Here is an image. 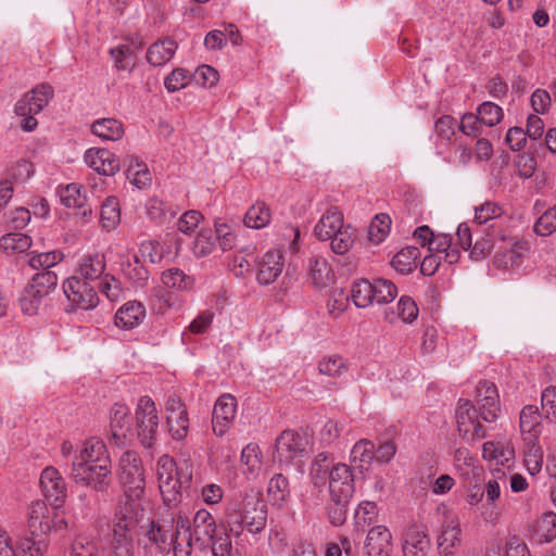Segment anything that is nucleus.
Instances as JSON below:
<instances>
[{
	"mask_svg": "<svg viewBox=\"0 0 556 556\" xmlns=\"http://www.w3.org/2000/svg\"><path fill=\"white\" fill-rule=\"evenodd\" d=\"M106 261L102 253L94 252L83 255L76 268V275L72 278H79L83 281H93L102 278L105 274Z\"/></svg>",
	"mask_w": 556,
	"mask_h": 556,
	"instance_id": "19",
	"label": "nucleus"
},
{
	"mask_svg": "<svg viewBox=\"0 0 556 556\" xmlns=\"http://www.w3.org/2000/svg\"><path fill=\"white\" fill-rule=\"evenodd\" d=\"M529 249L530 243L528 240L523 238H516L509 250H505L504 252L495 255L494 264L502 268L518 266Z\"/></svg>",
	"mask_w": 556,
	"mask_h": 556,
	"instance_id": "28",
	"label": "nucleus"
},
{
	"mask_svg": "<svg viewBox=\"0 0 556 556\" xmlns=\"http://www.w3.org/2000/svg\"><path fill=\"white\" fill-rule=\"evenodd\" d=\"M375 458V445L371 441L362 439L354 444L350 454L352 468H357L361 472L367 470Z\"/></svg>",
	"mask_w": 556,
	"mask_h": 556,
	"instance_id": "37",
	"label": "nucleus"
},
{
	"mask_svg": "<svg viewBox=\"0 0 556 556\" xmlns=\"http://www.w3.org/2000/svg\"><path fill=\"white\" fill-rule=\"evenodd\" d=\"M266 520L265 505L256 496H247L241 503L229 506L225 513L226 531L235 538H239L244 529L252 534L262 532Z\"/></svg>",
	"mask_w": 556,
	"mask_h": 556,
	"instance_id": "2",
	"label": "nucleus"
},
{
	"mask_svg": "<svg viewBox=\"0 0 556 556\" xmlns=\"http://www.w3.org/2000/svg\"><path fill=\"white\" fill-rule=\"evenodd\" d=\"M455 418L459 435L468 441L475 442L485 438L486 429L480 422L477 408L469 400H459Z\"/></svg>",
	"mask_w": 556,
	"mask_h": 556,
	"instance_id": "8",
	"label": "nucleus"
},
{
	"mask_svg": "<svg viewBox=\"0 0 556 556\" xmlns=\"http://www.w3.org/2000/svg\"><path fill=\"white\" fill-rule=\"evenodd\" d=\"M129 431V408L125 404L115 403L110 413L111 441L118 446L125 444Z\"/></svg>",
	"mask_w": 556,
	"mask_h": 556,
	"instance_id": "20",
	"label": "nucleus"
},
{
	"mask_svg": "<svg viewBox=\"0 0 556 556\" xmlns=\"http://www.w3.org/2000/svg\"><path fill=\"white\" fill-rule=\"evenodd\" d=\"M47 300L48 298L29 282L20 298V304L23 313L31 316L37 314L41 306L46 305Z\"/></svg>",
	"mask_w": 556,
	"mask_h": 556,
	"instance_id": "46",
	"label": "nucleus"
},
{
	"mask_svg": "<svg viewBox=\"0 0 556 556\" xmlns=\"http://www.w3.org/2000/svg\"><path fill=\"white\" fill-rule=\"evenodd\" d=\"M372 301L377 304L392 302L397 295V288L388 279L378 278L372 282Z\"/></svg>",
	"mask_w": 556,
	"mask_h": 556,
	"instance_id": "53",
	"label": "nucleus"
},
{
	"mask_svg": "<svg viewBox=\"0 0 556 556\" xmlns=\"http://www.w3.org/2000/svg\"><path fill=\"white\" fill-rule=\"evenodd\" d=\"M309 278L316 288H326L333 282L334 275L330 265L324 257L309 260Z\"/></svg>",
	"mask_w": 556,
	"mask_h": 556,
	"instance_id": "41",
	"label": "nucleus"
},
{
	"mask_svg": "<svg viewBox=\"0 0 556 556\" xmlns=\"http://www.w3.org/2000/svg\"><path fill=\"white\" fill-rule=\"evenodd\" d=\"M523 462L528 472L531 476L539 473L543 466V450L539 443V438L525 437Z\"/></svg>",
	"mask_w": 556,
	"mask_h": 556,
	"instance_id": "33",
	"label": "nucleus"
},
{
	"mask_svg": "<svg viewBox=\"0 0 556 556\" xmlns=\"http://www.w3.org/2000/svg\"><path fill=\"white\" fill-rule=\"evenodd\" d=\"M305 452V442L295 431L286 430L276 440V453L279 463L290 464Z\"/></svg>",
	"mask_w": 556,
	"mask_h": 556,
	"instance_id": "17",
	"label": "nucleus"
},
{
	"mask_svg": "<svg viewBox=\"0 0 556 556\" xmlns=\"http://www.w3.org/2000/svg\"><path fill=\"white\" fill-rule=\"evenodd\" d=\"M237 414V400L233 395L225 393L220 395L213 408V432L223 437L232 426Z\"/></svg>",
	"mask_w": 556,
	"mask_h": 556,
	"instance_id": "13",
	"label": "nucleus"
},
{
	"mask_svg": "<svg viewBox=\"0 0 556 556\" xmlns=\"http://www.w3.org/2000/svg\"><path fill=\"white\" fill-rule=\"evenodd\" d=\"M135 415L138 438L144 447H151L159 429V415L154 401L147 395L141 396Z\"/></svg>",
	"mask_w": 556,
	"mask_h": 556,
	"instance_id": "6",
	"label": "nucleus"
},
{
	"mask_svg": "<svg viewBox=\"0 0 556 556\" xmlns=\"http://www.w3.org/2000/svg\"><path fill=\"white\" fill-rule=\"evenodd\" d=\"M174 518L175 515H173L169 520H162V522H150L147 536L150 542L155 544L161 553H168L173 551L175 554L177 543L181 541L180 538H178L177 527L174 523Z\"/></svg>",
	"mask_w": 556,
	"mask_h": 556,
	"instance_id": "11",
	"label": "nucleus"
},
{
	"mask_svg": "<svg viewBox=\"0 0 556 556\" xmlns=\"http://www.w3.org/2000/svg\"><path fill=\"white\" fill-rule=\"evenodd\" d=\"M391 541L392 535L387 527H372L366 538V553L368 556H388L392 549Z\"/></svg>",
	"mask_w": 556,
	"mask_h": 556,
	"instance_id": "23",
	"label": "nucleus"
},
{
	"mask_svg": "<svg viewBox=\"0 0 556 556\" xmlns=\"http://www.w3.org/2000/svg\"><path fill=\"white\" fill-rule=\"evenodd\" d=\"M48 514L49 510L45 502L36 501L30 505L28 527L33 534H47L52 530Z\"/></svg>",
	"mask_w": 556,
	"mask_h": 556,
	"instance_id": "31",
	"label": "nucleus"
},
{
	"mask_svg": "<svg viewBox=\"0 0 556 556\" xmlns=\"http://www.w3.org/2000/svg\"><path fill=\"white\" fill-rule=\"evenodd\" d=\"M270 219L271 212L269 206L263 201H256L248 208L243 224L251 229H262L269 225Z\"/></svg>",
	"mask_w": 556,
	"mask_h": 556,
	"instance_id": "40",
	"label": "nucleus"
},
{
	"mask_svg": "<svg viewBox=\"0 0 556 556\" xmlns=\"http://www.w3.org/2000/svg\"><path fill=\"white\" fill-rule=\"evenodd\" d=\"M40 485L45 496L55 507L63 505L66 498L67 488L64 478L56 468L49 466L42 470L40 475Z\"/></svg>",
	"mask_w": 556,
	"mask_h": 556,
	"instance_id": "15",
	"label": "nucleus"
},
{
	"mask_svg": "<svg viewBox=\"0 0 556 556\" xmlns=\"http://www.w3.org/2000/svg\"><path fill=\"white\" fill-rule=\"evenodd\" d=\"M454 466L459 475L471 484V479L480 480L483 468L479 465L466 447H458L454 452Z\"/></svg>",
	"mask_w": 556,
	"mask_h": 556,
	"instance_id": "25",
	"label": "nucleus"
},
{
	"mask_svg": "<svg viewBox=\"0 0 556 556\" xmlns=\"http://www.w3.org/2000/svg\"><path fill=\"white\" fill-rule=\"evenodd\" d=\"M533 231L541 237L551 236L556 231V207L546 210L534 223Z\"/></svg>",
	"mask_w": 556,
	"mask_h": 556,
	"instance_id": "64",
	"label": "nucleus"
},
{
	"mask_svg": "<svg viewBox=\"0 0 556 556\" xmlns=\"http://www.w3.org/2000/svg\"><path fill=\"white\" fill-rule=\"evenodd\" d=\"M460 527L459 522L454 519H445L442 526V531L438 540L439 549L441 553L448 555L452 548L459 543Z\"/></svg>",
	"mask_w": 556,
	"mask_h": 556,
	"instance_id": "42",
	"label": "nucleus"
},
{
	"mask_svg": "<svg viewBox=\"0 0 556 556\" xmlns=\"http://www.w3.org/2000/svg\"><path fill=\"white\" fill-rule=\"evenodd\" d=\"M91 132L104 141H118L123 138L124 125L116 118H99L91 125Z\"/></svg>",
	"mask_w": 556,
	"mask_h": 556,
	"instance_id": "34",
	"label": "nucleus"
},
{
	"mask_svg": "<svg viewBox=\"0 0 556 556\" xmlns=\"http://www.w3.org/2000/svg\"><path fill=\"white\" fill-rule=\"evenodd\" d=\"M31 245V239L22 232H9L0 238V248L8 253H22Z\"/></svg>",
	"mask_w": 556,
	"mask_h": 556,
	"instance_id": "50",
	"label": "nucleus"
},
{
	"mask_svg": "<svg viewBox=\"0 0 556 556\" xmlns=\"http://www.w3.org/2000/svg\"><path fill=\"white\" fill-rule=\"evenodd\" d=\"M30 283L48 298L56 288L58 276L52 270H43L34 275Z\"/></svg>",
	"mask_w": 556,
	"mask_h": 556,
	"instance_id": "62",
	"label": "nucleus"
},
{
	"mask_svg": "<svg viewBox=\"0 0 556 556\" xmlns=\"http://www.w3.org/2000/svg\"><path fill=\"white\" fill-rule=\"evenodd\" d=\"M132 532L125 523H114L110 552H132Z\"/></svg>",
	"mask_w": 556,
	"mask_h": 556,
	"instance_id": "49",
	"label": "nucleus"
},
{
	"mask_svg": "<svg viewBox=\"0 0 556 556\" xmlns=\"http://www.w3.org/2000/svg\"><path fill=\"white\" fill-rule=\"evenodd\" d=\"M53 94L51 85L40 84L15 103L14 112L16 115L39 114L49 104Z\"/></svg>",
	"mask_w": 556,
	"mask_h": 556,
	"instance_id": "12",
	"label": "nucleus"
},
{
	"mask_svg": "<svg viewBox=\"0 0 556 556\" xmlns=\"http://www.w3.org/2000/svg\"><path fill=\"white\" fill-rule=\"evenodd\" d=\"M177 49V43L165 38L154 42L147 52V61L153 66H162L172 60Z\"/></svg>",
	"mask_w": 556,
	"mask_h": 556,
	"instance_id": "35",
	"label": "nucleus"
},
{
	"mask_svg": "<svg viewBox=\"0 0 556 556\" xmlns=\"http://www.w3.org/2000/svg\"><path fill=\"white\" fill-rule=\"evenodd\" d=\"M146 214L152 222L162 224L167 214L174 216L175 212L166 202L157 198H151L146 203Z\"/></svg>",
	"mask_w": 556,
	"mask_h": 556,
	"instance_id": "60",
	"label": "nucleus"
},
{
	"mask_svg": "<svg viewBox=\"0 0 556 556\" xmlns=\"http://www.w3.org/2000/svg\"><path fill=\"white\" fill-rule=\"evenodd\" d=\"M343 214L334 206L329 207L317 222L314 233L320 241H328L344 227Z\"/></svg>",
	"mask_w": 556,
	"mask_h": 556,
	"instance_id": "24",
	"label": "nucleus"
},
{
	"mask_svg": "<svg viewBox=\"0 0 556 556\" xmlns=\"http://www.w3.org/2000/svg\"><path fill=\"white\" fill-rule=\"evenodd\" d=\"M328 488L333 504H349L355 492L353 468L344 463L332 465Z\"/></svg>",
	"mask_w": 556,
	"mask_h": 556,
	"instance_id": "7",
	"label": "nucleus"
},
{
	"mask_svg": "<svg viewBox=\"0 0 556 556\" xmlns=\"http://www.w3.org/2000/svg\"><path fill=\"white\" fill-rule=\"evenodd\" d=\"M329 240L331 241L330 247L332 252L342 255L353 247L355 230L350 225H345Z\"/></svg>",
	"mask_w": 556,
	"mask_h": 556,
	"instance_id": "56",
	"label": "nucleus"
},
{
	"mask_svg": "<svg viewBox=\"0 0 556 556\" xmlns=\"http://www.w3.org/2000/svg\"><path fill=\"white\" fill-rule=\"evenodd\" d=\"M482 457L489 462L506 465L515 457L514 447L506 442H485L482 446Z\"/></svg>",
	"mask_w": 556,
	"mask_h": 556,
	"instance_id": "39",
	"label": "nucleus"
},
{
	"mask_svg": "<svg viewBox=\"0 0 556 556\" xmlns=\"http://www.w3.org/2000/svg\"><path fill=\"white\" fill-rule=\"evenodd\" d=\"M93 464H111L110 455L104 442L96 437L86 439L76 450L70 467Z\"/></svg>",
	"mask_w": 556,
	"mask_h": 556,
	"instance_id": "14",
	"label": "nucleus"
},
{
	"mask_svg": "<svg viewBox=\"0 0 556 556\" xmlns=\"http://www.w3.org/2000/svg\"><path fill=\"white\" fill-rule=\"evenodd\" d=\"M532 538L538 543H548L556 538V514L545 511L532 526Z\"/></svg>",
	"mask_w": 556,
	"mask_h": 556,
	"instance_id": "38",
	"label": "nucleus"
},
{
	"mask_svg": "<svg viewBox=\"0 0 556 556\" xmlns=\"http://www.w3.org/2000/svg\"><path fill=\"white\" fill-rule=\"evenodd\" d=\"M140 254L143 258L149 260L152 264H159L163 258L170 253L169 249H165L156 240H144L139 248Z\"/></svg>",
	"mask_w": 556,
	"mask_h": 556,
	"instance_id": "59",
	"label": "nucleus"
},
{
	"mask_svg": "<svg viewBox=\"0 0 556 556\" xmlns=\"http://www.w3.org/2000/svg\"><path fill=\"white\" fill-rule=\"evenodd\" d=\"M161 280L166 288L177 291H190L194 286V278L176 267L163 271Z\"/></svg>",
	"mask_w": 556,
	"mask_h": 556,
	"instance_id": "44",
	"label": "nucleus"
},
{
	"mask_svg": "<svg viewBox=\"0 0 556 556\" xmlns=\"http://www.w3.org/2000/svg\"><path fill=\"white\" fill-rule=\"evenodd\" d=\"M332 465L336 464L328 453L321 452L314 457L308 473L309 480L314 486L321 488L326 484L330 477Z\"/></svg>",
	"mask_w": 556,
	"mask_h": 556,
	"instance_id": "30",
	"label": "nucleus"
},
{
	"mask_svg": "<svg viewBox=\"0 0 556 556\" xmlns=\"http://www.w3.org/2000/svg\"><path fill=\"white\" fill-rule=\"evenodd\" d=\"M419 255L417 248L406 247L393 256L391 264L396 271L404 275L409 274L416 268Z\"/></svg>",
	"mask_w": 556,
	"mask_h": 556,
	"instance_id": "47",
	"label": "nucleus"
},
{
	"mask_svg": "<svg viewBox=\"0 0 556 556\" xmlns=\"http://www.w3.org/2000/svg\"><path fill=\"white\" fill-rule=\"evenodd\" d=\"M60 200L66 207L81 208L87 197L84 188L78 184H70L60 190Z\"/></svg>",
	"mask_w": 556,
	"mask_h": 556,
	"instance_id": "51",
	"label": "nucleus"
},
{
	"mask_svg": "<svg viewBox=\"0 0 556 556\" xmlns=\"http://www.w3.org/2000/svg\"><path fill=\"white\" fill-rule=\"evenodd\" d=\"M346 361L338 354L324 356L318 363V371L331 378H338L348 372Z\"/></svg>",
	"mask_w": 556,
	"mask_h": 556,
	"instance_id": "48",
	"label": "nucleus"
},
{
	"mask_svg": "<svg viewBox=\"0 0 556 556\" xmlns=\"http://www.w3.org/2000/svg\"><path fill=\"white\" fill-rule=\"evenodd\" d=\"M257 281L261 285L274 282L281 274L283 268V258L278 249L268 250L257 263Z\"/></svg>",
	"mask_w": 556,
	"mask_h": 556,
	"instance_id": "21",
	"label": "nucleus"
},
{
	"mask_svg": "<svg viewBox=\"0 0 556 556\" xmlns=\"http://www.w3.org/2000/svg\"><path fill=\"white\" fill-rule=\"evenodd\" d=\"M63 260V253L61 251L54 250L50 252L42 253H30V257L28 260V265L33 269H42L50 270L51 267L55 266Z\"/></svg>",
	"mask_w": 556,
	"mask_h": 556,
	"instance_id": "55",
	"label": "nucleus"
},
{
	"mask_svg": "<svg viewBox=\"0 0 556 556\" xmlns=\"http://www.w3.org/2000/svg\"><path fill=\"white\" fill-rule=\"evenodd\" d=\"M71 556H101L98 542L90 535H76L71 544Z\"/></svg>",
	"mask_w": 556,
	"mask_h": 556,
	"instance_id": "52",
	"label": "nucleus"
},
{
	"mask_svg": "<svg viewBox=\"0 0 556 556\" xmlns=\"http://www.w3.org/2000/svg\"><path fill=\"white\" fill-rule=\"evenodd\" d=\"M268 501L273 506L281 508L290 498L289 480L281 473L270 478L267 485Z\"/></svg>",
	"mask_w": 556,
	"mask_h": 556,
	"instance_id": "36",
	"label": "nucleus"
},
{
	"mask_svg": "<svg viewBox=\"0 0 556 556\" xmlns=\"http://www.w3.org/2000/svg\"><path fill=\"white\" fill-rule=\"evenodd\" d=\"M118 478L125 492L130 495L142 496L144 493V475L141 460L134 451H125L118 463Z\"/></svg>",
	"mask_w": 556,
	"mask_h": 556,
	"instance_id": "5",
	"label": "nucleus"
},
{
	"mask_svg": "<svg viewBox=\"0 0 556 556\" xmlns=\"http://www.w3.org/2000/svg\"><path fill=\"white\" fill-rule=\"evenodd\" d=\"M372 294V282L368 280H359L354 283L352 289V300L357 307L365 308L374 304Z\"/></svg>",
	"mask_w": 556,
	"mask_h": 556,
	"instance_id": "61",
	"label": "nucleus"
},
{
	"mask_svg": "<svg viewBox=\"0 0 556 556\" xmlns=\"http://www.w3.org/2000/svg\"><path fill=\"white\" fill-rule=\"evenodd\" d=\"M216 244V238L212 229H202L192 242L191 250L197 257L208 255Z\"/></svg>",
	"mask_w": 556,
	"mask_h": 556,
	"instance_id": "57",
	"label": "nucleus"
},
{
	"mask_svg": "<svg viewBox=\"0 0 556 556\" xmlns=\"http://www.w3.org/2000/svg\"><path fill=\"white\" fill-rule=\"evenodd\" d=\"M507 480L505 472L501 469H496L493 471L492 477L486 480L484 484V494L486 498V503L489 505H494L495 502L500 498L502 493V488L506 486Z\"/></svg>",
	"mask_w": 556,
	"mask_h": 556,
	"instance_id": "54",
	"label": "nucleus"
},
{
	"mask_svg": "<svg viewBox=\"0 0 556 556\" xmlns=\"http://www.w3.org/2000/svg\"><path fill=\"white\" fill-rule=\"evenodd\" d=\"M70 478L81 486L102 493L108 491L112 483L111 464H93L70 467Z\"/></svg>",
	"mask_w": 556,
	"mask_h": 556,
	"instance_id": "4",
	"label": "nucleus"
},
{
	"mask_svg": "<svg viewBox=\"0 0 556 556\" xmlns=\"http://www.w3.org/2000/svg\"><path fill=\"white\" fill-rule=\"evenodd\" d=\"M146 317V308L142 303L129 301L125 303L115 314V325L119 328L130 330L139 326Z\"/></svg>",
	"mask_w": 556,
	"mask_h": 556,
	"instance_id": "26",
	"label": "nucleus"
},
{
	"mask_svg": "<svg viewBox=\"0 0 556 556\" xmlns=\"http://www.w3.org/2000/svg\"><path fill=\"white\" fill-rule=\"evenodd\" d=\"M476 397L480 405L482 419L486 422H494L501 412L496 386L490 381H480L476 389Z\"/></svg>",
	"mask_w": 556,
	"mask_h": 556,
	"instance_id": "16",
	"label": "nucleus"
},
{
	"mask_svg": "<svg viewBox=\"0 0 556 556\" xmlns=\"http://www.w3.org/2000/svg\"><path fill=\"white\" fill-rule=\"evenodd\" d=\"M63 291L73 309L88 311L94 308L99 303L94 288L79 278H67L63 282Z\"/></svg>",
	"mask_w": 556,
	"mask_h": 556,
	"instance_id": "9",
	"label": "nucleus"
},
{
	"mask_svg": "<svg viewBox=\"0 0 556 556\" xmlns=\"http://www.w3.org/2000/svg\"><path fill=\"white\" fill-rule=\"evenodd\" d=\"M391 219L387 214H378L371 220L368 229V238L375 243L382 242L390 231Z\"/></svg>",
	"mask_w": 556,
	"mask_h": 556,
	"instance_id": "58",
	"label": "nucleus"
},
{
	"mask_svg": "<svg viewBox=\"0 0 556 556\" xmlns=\"http://www.w3.org/2000/svg\"><path fill=\"white\" fill-rule=\"evenodd\" d=\"M101 294L106 296L111 302H116L124 296V290L121 281L114 276L105 274L99 283Z\"/></svg>",
	"mask_w": 556,
	"mask_h": 556,
	"instance_id": "63",
	"label": "nucleus"
},
{
	"mask_svg": "<svg viewBox=\"0 0 556 556\" xmlns=\"http://www.w3.org/2000/svg\"><path fill=\"white\" fill-rule=\"evenodd\" d=\"M156 477L163 501L172 506L179 501L180 489L192 478L191 465L182 462L179 466L168 455H162L156 463Z\"/></svg>",
	"mask_w": 556,
	"mask_h": 556,
	"instance_id": "3",
	"label": "nucleus"
},
{
	"mask_svg": "<svg viewBox=\"0 0 556 556\" xmlns=\"http://www.w3.org/2000/svg\"><path fill=\"white\" fill-rule=\"evenodd\" d=\"M141 497L132 496L129 492L124 491V500L117 508L115 523H125L128 528L135 530L144 516Z\"/></svg>",
	"mask_w": 556,
	"mask_h": 556,
	"instance_id": "18",
	"label": "nucleus"
},
{
	"mask_svg": "<svg viewBox=\"0 0 556 556\" xmlns=\"http://www.w3.org/2000/svg\"><path fill=\"white\" fill-rule=\"evenodd\" d=\"M243 475L248 480H255L262 472V452L257 444L249 443L241 452Z\"/></svg>",
	"mask_w": 556,
	"mask_h": 556,
	"instance_id": "32",
	"label": "nucleus"
},
{
	"mask_svg": "<svg viewBox=\"0 0 556 556\" xmlns=\"http://www.w3.org/2000/svg\"><path fill=\"white\" fill-rule=\"evenodd\" d=\"M121 222V208L115 197H109L101 205L100 224L103 230H114Z\"/></svg>",
	"mask_w": 556,
	"mask_h": 556,
	"instance_id": "43",
	"label": "nucleus"
},
{
	"mask_svg": "<svg viewBox=\"0 0 556 556\" xmlns=\"http://www.w3.org/2000/svg\"><path fill=\"white\" fill-rule=\"evenodd\" d=\"M519 427L522 438H540L542 433V415L536 405H526L519 417Z\"/></svg>",
	"mask_w": 556,
	"mask_h": 556,
	"instance_id": "29",
	"label": "nucleus"
},
{
	"mask_svg": "<svg viewBox=\"0 0 556 556\" xmlns=\"http://www.w3.org/2000/svg\"><path fill=\"white\" fill-rule=\"evenodd\" d=\"M165 412L172 438L176 441L184 440L189 429V418L185 403L177 395L170 394L165 403Z\"/></svg>",
	"mask_w": 556,
	"mask_h": 556,
	"instance_id": "10",
	"label": "nucleus"
},
{
	"mask_svg": "<svg viewBox=\"0 0 556 556\" xmlns=\"http://www.w3.org/2000/svg\"><path fill=\"white\" fill-rule=\"evenodd\" d=\"M122 271L126 278L137 286H144L149 279V271L141 263L138 255L128 256L122 263Z\"/></svg>",
	"mask_w": 556,
	"mask_h": 556,
	"instance_id": "45",
	"label": "nucleus"
},
{
	"mask_svg": "<svg viewBox=\"0 0 556 556\" xmlns=\"http://www.w3.org/2000/svg\"><path fill=\"white\" fill-rule=\"evenodd\" d=\"M174 523L177 527V534L181 541L177 543L175 556H190L193 549L204 552L217 546L218 541L225 534H217V523L213 515L201 508L195 511L190 523L187 516L178 513L175 515Z\"/></svg>",
	"mask_w": 556,
	"mask_h": 556,
	"instance_id": "1",
	"label": "nucleus"
},
{
	"mask_svg": "<svg viewBox=\"0 0 556 556\" xmlns=\"http://www.w3.org/2000/svg\"><path fill=\"white\" fill-rule=\"evenodd\" d=\"M430 546V540L425 532L409 528L404 534L403 556H427Z\"/></svg>",
	"mask_w": 556,
	"mask_h": 556,
	"instance_id": "27",
	"label": "nucleus"
},
{
	"mask_svg": "<svg viewBox=\"0 0 556 556\" xmlns=\"http://www.w3.org/2000/svg\"><path fill=\"white\" fill-rule=\"evenodd\" d=\"M85 163L99 174L111 176L119 169V160L106 149H89L84 155Z\"/></svg>",
	"mask_w": 556,
	"mask_h": 556,
	"instance_id": "22",
	"label": "nucleus"
}]
</instances>
